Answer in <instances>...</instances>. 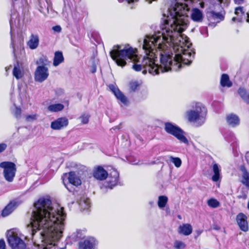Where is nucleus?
Segmentation results:
<instances>
[{
    "instance_id": "f257e3e1",
    "label": "nucleus",
    "mask_w": 249,
    "mask_h": 249,
    "mask_svg": "<svg viewBox=\"0 0 249 249\" xmlns=\"http://www.w3.org/2000/svg\"><path fill=\"white\" fill-rule=\"evenodd\" d=\"M160 29L161 31L144 36L142 45L146 56L142 60L136 54V50L129 45L114 46L110 51L111 57L119 66H124L128 61L134 62L132 68L135 71H140L143 68L153 75L160 71H177L182 65H190L195 52L189 48L186 39L183 36L175 38L171 34L168 35L162 28ZM146 71L142 72L145 74Z\"/></svg>"
},
{
    "instance_id": "f03ea898",
    "label": "nucleus",
    "mask_w": 249,
    "mask_h": 249,
    "mask_svg": "<svg viewBox=\"0 0 249 249\" xmlns=\"http://www.w3.org/2000/svg\"><path fill=\"white\" fill-rule=\"evenodd\" d=\"M66 214L64 208L52 206L51 201L41 198L34 204L30 224L27 229L35 246L40 249H50L61 237Z\"/></svg>"
},
{
    "instance_id": "7ed1b4c3",
    "label": "nucleus",
    "mask_w": 249,
    "mask_h": 249,
    "mask_svg": "<svg viewBox=\"0 0 249 249\" xmlns=\"http://www.w3.org/2000/svg\"><path fill=\"white\" fill-rule=\"evenodd\" d=\"M180 2L174 1L167 11V16L164 13L163 16L164 19L163 23L160 25V28L163 31L167 33V35H172L175 38L179 36H183V38L189 44L191 48L192 44L189 41L188 38L181 33L187 28L188 26V17L186 16L187 12L190 9V7L200 6L204 8L205 4L207 2L213 3L212 0H181Z\"/></svg>"
},
{
    "instance_id": "20e7f679",
    "label": "nucleus",
    "mask_w": 249,
    "mask_h": 249,
    "mask_svg": "<svg viewBox=\"0 0 249 249\" xmlns=\"http://www.w3.org/2000/svg\"><path fill=\"white\" fill-rule=\"evenodd\" d=\"M207 114V109L201 103L195 104L194 109L186 112L188 120L190 122H195L202 125L205 122Z\"/></svg>"
},
{
    "instance_id": "39448f33",
    "label": "nucleus",
    "mask_w": 249,
    "mask_h": 249,
    "mask_svg": "<svg viewBox=\"0 0 249 249\" xmlns=\"http://www.w3.org/2000/svg\"><path fill=\"white\" fill-rule=\"evenodd\" d=\"M164 130L168 134L175 137L180 142L188 143V140L184 136V132L178 126L170 122L164 124Z\"/></svg>"
},
{
    "instance_id": "423d86ee",
    "label": "nucleus",
    "mask_w": 249,
    "mask_h": 249,
    "mask_svg": "<svg viewBox=\"0 0 249 249\" xmlns=\"http://www.w3.org/2000/svg\"><path fill=\"white\" fill-rule=\"evenodd\" d=\"M0 167L3 169V175L4 179L9 182H12L17 171L16 164L10 161H3L0 163Z\"/></svg>"
},
{
    "instance_id": "0eeeda50",
    "label": "nucleus",
    "mask_w": 249,
    "mask_h": 249,
    "mask_svg": "<svg viewBox=\"0 0 249 249\" xmlns=\"http://www.w3.org/2000/svg\"><path fill=\"white\" fill-rule=\"evenodd\" d=\"M7 238L8 243L12 249H26V244L16 232L13 231H9Z\"/></svg>"
},
{
    "instance_id": "6e6552de",
    "label": "nucleus",
    "mask_w": 249,
    "mask_h": 249,
    "mask_svg": "<svg viewBox=\"0 0 249 249\" xmlns=\"http://www.w3.org/2000/svg\"><path fill=\"white\" fill-rule=\"evenodd\" d=\"M117 184H120L119 182V173L115 169H113L112 171L107 176V180L104 183L101 187L102 189L109 188L112 189Z\"/></svg>"
},
{
    "instance_id": "1a4fd4ad",
    "label": "nucleus",
    "mask_w": 249,
    "mask_h": 249,
    "mask_svg": "<svg viewBox=\"0 0 249 249\" xmlns=\"http://www.w3.org/2000/svg\"><path fill=\"white\" fill-rule=\"evenodd\" d=\"M18 14L16 12L14 11L12 13L11 15V19L10 20V28H11V45L13 48V53L14 54V57L17 58L18 57V55L16 53V48L14 44V41L12 34V31L14 28V26H19L20 25V21L19 18L18 17Z\"/></svg>"
},
{
    "instance_id": "9d476101",
    "label": "nucleus",
    "mask_w": 249,
    "mask_h": 249,
    "mask_svg": "<svg viewBox=\"0 0 249 249\" xmlns=\"http://www.w3.org/2000/svg\"><path fill=\"white\" fill-rule=\"evenodd\" d=\"M39 10L45 16L50 15L51 17H53L55 13L52 8V2L50 0H39Z\"/></svg>"
},
{
    "instance_id": "9b49d317",
    "label": "nucleus",
    "mask_w": 249,
    "mask_h": 249,
    "mask_svg": "<svg viewBox=\"0 0 249 249\" xmlns=\"http://www.w3.org/2000/svg\"><path fill=\"white\" fill-rule=\"evenodd\" d=\"M49 75V70L45 66H38L35 72V80L41 83L46 80Z\"/></svg>"
},
{
    "instance_id": "f8f14e48",
    "label": "nucleus",
    "mask_w": 249,
    "mask_h": 249,
    "mask_svg": "<svg viewBox=\"0 0 249 249\" xmlns=\"http://www.w3.org/2000/svg\"><path fill=\"white\" fill-rule=\"evenodd\" d=\"M68 179L69 183L66 184L63 180V183L65 186L66 188L70 191L72 192L73 190V187L72 185L77 186L81 184V181L80 178L77 177L75 173L74 172H70L69 173V176Z\"/></svg>"
},
{
    "instance_id": "ddd939ff",
    "label": "nucleus",
    "mask_w": 249,
    "mask_h": 249,
    "mask_svg": "<svg viewBox=\"0 0 249 249\" xmlns=\"http://www.w3.org/2000/svg\"><path fill=\"white\" fill-rule=\"evenodd\" d=\"M98 241L92 237H89L79 242V249H95Z\"/></svg>"
},
{
    "instance_id": "4468645a",
    "label": "nucleus",
    "mask_w": 249,
    "mask_h": 249,
    "mask_svg": "<svg viewBox=\"0 0 249 249\" xmlns=\"http://www.w3.org/2000/svg\"><path fill=\"white\" fill-rule=\"evenodd\" d=\"M109 88L113 93L116 98L124 105L126 106L128 104L129 101L127 98L120 89L113 85H110Z\"/></svg>"
},
{
    "instance_id": "2eb2a0df",
    "label": "nucleus",
    "mask_w": 249,
    "mask_h": 249,
    "mask_svg": "<svg viewBox=\"0 0 249 249\" xmlns=\"http://www.w3.org/2000/svg\"><path fill=\"white\" fill-rule=\"evenodd\" d=\"M237 223L240 229L245 232L248 231L249 226L247 216L242 213H238L236 217Z\"/></svg>"
},
{
    "instance_id": "dca6fc26",
    "label": "nucleus",
    "mask_w": 249,
    "mask_h": 249,
    "mask_svg": "<svg viewBox=\"0 0 249 249\" xmlns=\"http://www.w3.org/2000/svg\"><path fill=\"white\" fill-rule=\"evenodd\" d=\"M234 14L236 17L232 18V21L233 22H241L243 19L246 18V15H247V21L249 22V13L245 14V11L244 10L243 7L239 6L235 8Z\"/></svg>"
},
{
    "instance_id": "f3484780",
    "label": "nucleus",
    "mask_w": 249,
    "mask_h": 249,
    "mask_svg": "<svg viewBox=\"0 0 249 249\" xmlns=\"http://www.w3.org/2000/svg\"><path fill=\"white\" fill-rule=\"evenodd\" d=\"M68 124L69 121L66 118H59L51 123V127L53 130H60L66 127Z\"/></svg>"
},
{
    "instance_id": "a211bd4d",
    "label": "nucleus",
    "mask_w": 249,
    "mask_h": 249,
    "mask_svg": "<svg viewBox=\"0 0 249 249\" xmlns=\"http://www.w3.org/2000/svg\"><path fill=\"white\" fill-rule=\"evenodd\" d=\"M39 38L36 33H32L29 37V40L27 42V46L31 50H35L39 46Z\"/></svg>"
},
{
    "instance_id": "6ab92c4d",
    "label": "nucleus",
    "mask_w": 249,
    "mask_h": 249,
    "mask_svg": "<svg viewBox=\"0 0 249 249\" xmlns=\"http://www.w3.org/2000/svg\"><path fill=\"white\" fill-rule=\"evenodd\" d=\"M18 205V202L16 201H11L2 210L1 215L5 217L11 214Z\"/></svg>"
},
{
    "instance_id": "aec40b11",
    "label": "nucleus",
    "mask_w": 249,
    "mask_h": 249,
    "mask_svg": "<svg viewBox=\"0 0 249 249\" xmlns=\"http://www.w3.org/2000/svg\"><path fill=\"white\" fill-rule=\"evenodd\" d=\"M94 177L98 180H104L108 176L107 172L102 167L99 166L94 171Z\"/></svg>"
},
{
    "instance_id": "412c9836",
    "label": "nucleus",
    "mask_w": 249,
    "mask_h": 249,
    "mask_svg": "<svg viewBox=\"0 0 249 249\" xmlns=\"http://www.w3.org/2000/svg\"><path fill=\"white\" fill-rule=\"evenodd\" d=\"M240 170L242 171V180L241 182L248 189H249V172L247 171L244 166H241Z\"/></svg>"
},
{
    "instance_id": "4be33fe9",
    "label": "nucleus",
    "mask_w": 249,
    "mask_h": 249,
    "mask_svg": "<svg viewBox=\"0 0 249 249\" xmlns=\"http://www.w3.org/2000/svg\"><path fill=\"white\" fill-rule=\"evenodd\" d=\"M192 231V227L189 224H183L182 225H180L178 229V232L179 234L186 236L191 234Z\"/></svg>"
},
{
    "instance_id": "5701e85b",
    "label": "nucleus",
    "mask_w": 249,
    "mask_h": 249,
    "mask_svg": "<svg viewBox=\"0 0 249 249\" xmlns=\"http://www.w3.org/2000/svg\"><path fill=\"white\" fill-rule=\"evenodd\" d=\"M226 120L228 124L232 127H235L239 124V118L235 114H231L227 115Z\"/></svg>"
},
{
    "instance_id": "b1692460",
    "label": "nucleus",
    "mask_w": 249,
    "mask_h": 249,
    "mask_svg": "<svg viewBox=\"0 0 249 249\" xmlns=\"http://www.w3.org/2000/svg\"><path fill=\"white\" fill-rule=\"evenodd\" d=\"M203 15L202 12L197 8H194L192 10L191 18L194 21L201 22L202 21Z\"/></svg>"
},
{
    "instance_id": "393cba45",
    "label": "nucleus",
    "mask_w": 249,
    "mask_h": 249,
    "mask_svg": "<svg viewBox=\"0 0 249 249\" xmlns=\"http://www.w3.org/2000/svg\"><path fill=\"white\" fill-rule=\"evenodd\" d=\"M212 170L213 175L212 177V180L214 182H217L220 178V166L217 163H213L212 166Z\"/></svg>"
},
{
    "instance_id": "a878e982",
    "label": "nucleus",
    "mask_w": 249,
    "mask_h": 249,
    "mask_svg": "<svg viewBox=\"0 0 249 249\" xmlns=\"http://www.w3.org/2000/svg\"><path fill=\"white\" fill-rule=\"evenodd\" d=\"M225 138L226 140L229 142L231 143V145L233 148H236L237 146V142L234 134L231 132H228L225 134Z\"/></svg>"
},
{
    "instance_id": "bb28decb",
    "label": "nucleus",
    "mask_w": 249,
    "mask_h": 249,
    "mask_svg": "<svg viewBox=\"0 0 249 249\" xmlns=\"http://www.w3.org/2000/svg\"><path fill=\"white\" fill-rule=\"evenodd\" d=\"M64 58L62 53L60 51H57L54 53V56L53 61V65L55 67L58 66L62 63Z\"/></svg>"
},
{
    "instance_id": "cd10ccee",
    "label": "nucleus",
    "mask_w": 249,
    "mask_h": 249,
    "mask_svg": "<svg viewBox=\"0 0 249 249\" xmlns=\"http://www.w3.org/2000/svg\"><path fill=\"white\" fill-rule=\"evenodd\" d=\"M78 204L81 209L83 210L88 209L90 206V202L89 198L85 196L82 197L78 201Z\"/></svg>"
},
{
    "instance_id": "c85d7f7f",
    "label": "nucleus",
    "mask_w": 249,
    "mask_h": 249,
    "mask_svg": "<svg viewBox=\"0 0 249 249\" xmlns=\"http://www.w3.org/2000/svg\"><path fill=\"white\" fill-rule=\"evenodd\" d=\"M220 84L223 87H231L232 86V83L229 79V77L227 74H223L220 79Z\"/></svg>"
},
{
    "instance_id": "c756f323",
    "label": "nucleus",
    "mask_w": 249,
    "mask_h": 249,
    "mask_svg": "<svg viewBox=\"0 0 249 249\" xmlns=\"http://www.w3.org/2000/svg\"><path fill=\"white\" fill-rule=\"evenodd\" d=\"M64 108L63 105L61 104H52L48 107V110L51 112H57Z\"/></svg>"
},
{
    "instance_id": "7c9ffc66",
    "label": "nucleus",
    "mask_w": 249,
    "mask_h": 249,
    "mask_svg": "<svg viewBox=\"0 0 249 249\" xmlns=\"http://www.w3.org/2000/svg\"><path fill=\"white\" fill-rule=\"evenodd\" d=\"M13 74L17 79L21 78L23 76V73L20 69L19 64L18 62L16 65H15L14 66Z\"/></svg>"
},
{
    "instance_id": "2f4dec72",
    "label": "nucleus",
    "mask_w": 249,
    "mask_h": 249,
    "mask_svg": "<svg viewBox=\"0 0 249 249\" xmlns=\"http://www.w3.org/2000/svg\"><path fill=\"white\" fill-rule=\"evenodd\" d=\"M168 201V197L165 196H160L159 197L158 205L160 208H163Z\"/></svg>"
},
{
    "instance_id": "473e14b6",
    "label": "nucleus",
    "mask_w": 249,
    "mask_h": 249,
    "mask_svg": "<svg viewBox=\"0 0 249 249\" xmlns=\"http://www.w3.org/2000/svg\"><path fill=\"white\" fill-rule=\"evenodd\" d=\"M238 93L244 100L249 103V93H247L245 89L240 88L238 90Z\"/></svg>"
},
{
    "instance_id": "72a5a7b5",
    "label": "nucleus",
    "mask_w": 249,
    "mask_h": 249,
    "mask_svg": "<svg viewBox=\"0 0 249 249\" xmlns=\"http://www.w3.org/2000/svg\"><path fill=\"white\" fill-rule=\"evenodd\" d=\"M169 159L170 161L173 163L176 167L178 168L181 166L182 161L180 158L178 157L175 158L173 157V156H170L169 157Z\"/></svg>"
},
{
    "instance_id": "f704fd0d",
    "label": "nucleus",
    "mask_w": 249,
    "mask_h": 249,
    "mask_svg": "<svg viewBox=\"0 0 249 249\" xmlns=\"http://www.w3.org/2000/svg\"><path fill=\"white\" fill-rule=\"evenodd\" d=\"M186 247V244L183 242L179 240L175 241L173 245L175 249H184Z\"/></svg>"
},
{
    "instance_id": "c9c22d12",
    "label": "nucleus",
    "mask_w": 249,
    "mask_h": 249,
    "mask_svg": "<svg viewBox=\"0 0 249 249\" xmlns=\"http://www.w3.org/2000/svg\"><path fill=\"white\" fill-rule=\"evenodd\" d=\"M207 204L209 206L213 208H217L220 205L219 201L214 198H211L208 200Z\"/></svg>"
},
{
    "instance_id": "e433bc0d",
    "label": "nucleus",
    "mask_w": 249,
    "mask_h": 249,
    "mask_svg": "<svg viewBox=\"0 0 249 249\" xmlns=\"http://www.w3.org/2000/svg\"><path fill=\"white\" fill-rule=\"evenodd\" d=\"M12 113L18 119L21 117V110L19 107L15 106V108L12 110Z\"/></svg>"
},
{
    "instance_id": "4c0bfd02",
    "label": "nucleus",
    "mask_w": 249,
    "mask_h": 249,
    "mask_svg": "<svg viewBox=\"0 0 249 249\" xmlns=\"http://www.w3.org/2000/svg\"><path fill=\"white\" fill-rule=\"evenodd\" d=\"M97 62L94 59H92L90 60V65L89 67V70L92 73H94L96 71Z\"/></svg>"
},
{
    "instance_id": "58836bf2",
    "label": "nucleus",
    "mask_w": 249,
    "mask_h": 249,
    "mask_svg": "<svg viewBox=\"0 0 249 249\" xmlns=\"http://www.w3.org/2000/svg\"><path fill=\"white\" fill-rule=\"evenodd\" d=\"M13 5L15 7H22L24 5V0H12Z\"/></svg>"
},
{
    "instance_id": "ea45409f",
    "label": "nucleus",
    "mask_w": 249,
    "mask_h": 249,
    "mask_svg": "<svg viewBox=\"0 0 249 249\" xmlns=\"http://www.w3.org/2000/svg\"><path fill=\"white\" fill-rule=\"evenodd\" d=\"M89 115L84 114L80 117L79 119L81 120V122L83 124H87L89 121Z\"/></svg>"
},
{
    "instance_id": "a19ab883",
    "label": "nucleus",
    "mask_w": 249,
    "mask_h": 249,
    "mask_svg": "<svg viewBox=\"0 0 249 249\" xmlns=\"http://www.w3.org/2000/svg\"><path fill=\"white\" fill-rule=\"evenodd\" d=\"M139 85L137 81H133L130 83L129 88L131 91H135L139 87Z\"/></svg>"
},
{
    "instance_id": "79ce46f5",
    "label": "nucleus",
    "mask_w": 249,
    "mask_h": 249,
    "mask_svg": "<svg viewBox=\"0 0 249 249\" xmlns=\"http://www.w3.org/2000/svg\"><path fill=\"white\" fill-rule=\"evenodd\" d=\"M26 121L27 122H33L37 119V115L36 114L27 115L25 116Z\"/></svg>"
},
{
    "instance_id": "37998d69",
    "label": "nucleus",
    "mask_w": 249,
    "mask_h": 249,
    "mask_svg": "<svg viewBox=\"0 0 249 249\" xmlns=\"http://www.w3.org/2000/svg\"><path fill=\"white\" fill-rule=\"evenodd\" d=\"M119 2L126 1L129 4L133 3L138 1L139 0H117Z\"/></svg>"
},
{
    "instance_id": "c03bdc74",
    "label": "nucleus",
    "mask_w": 249,
    "mask_h": 249,
    "mask_svg": "<svg viewBox=\"0 0 249 249\" xmlns=\"http://www.w3.org/2000/svg\"><path fill=\"white\" fill-rule=\"evenodd\" d=\"M47 61V60L46 59H45L44 57H41L39 58L38 63L40 64H42V66H44V65L46 64Z\"/></svg>"
},
{
    "instance_id": "a18cd8bd",
    "label": "nucleus",
    "mask_w": 249,
    "mask_h": 249,
    "mask_svg": "<svg viewBox=\"0 0 249 249\" xmlns=\"http://www.w3.org/2000/svg\"><path fill=\"white\" fill-rule=\"evenodd\" d=\"M6 245L3 239L0 240V249H5Z\"/></svg>"
},
{
    "instance_id": "49530a36",
    "label": "nucleus",
    "mask_w": 249,
    "mask_h": 249,
    "mask_svg": "<svg viewBox=\"0 0 249 249\" xmlns=\"http://www.w3.org/2000/svg\"><path fill=\"white\" fill-rule=\"evenodd\" d=\"M53 30L55 32L59 33L61 31V28L60 26L56 25L53 27Z\"/></svg>"
},
{
    "instance_id": "de8ad7c7",
    "label": "nucleus",
    "mask_w": 249,
    "mask_h": 249,
    "mask_svg": "<svg viewBox=\"0 0 249 249\" xmlns=\"http://www.w3.org/2000/svg\"><path fill=\"white\" fill-rule=\"evenodd\" d=\"M7 145L5 143L0 144V153L3 152L6 148Z\"/></svg>"
},
{
    "instance_id": "09e8293b",
    "label": "nucleus",
    "mask_w": 249,
    "mask_h": 249,
    "mask_svg": "<svg viewBox=\"0 0 249 249\" xmlns=\"http://www.w3.org/2000/svg\"><path fill=\"white\" fill-rule=\"evenodd\" d=\"M128 160L129 161V162L132 164H133V165H136V164H138V162L136 161V160H135L134 161H132L131 160V158H129L128 159Z\"/></svg>"
},
{
    "instance_id": "8fccbe9b",
    "label": "nucleus",
    "mask_w": 249,
    "mask_h": 249,
    "mask_svg": "<svg viewBox=\"0 0 249 249\" xmlns=\"http://www.w3.org/2000/svg\"><path fill=\"white\" fill-rule=\"evenodd\" d=\"M245 157L247 162L249 163V152L246 153Z\"/></svg>"
},
{
    "instance_id": "3c124183",
    "label": "nucleus",
    "mask_w": 249,
    "mask_h": 249,
    "mask_svg": "<svg viewBox=\"0 0 249 249\" xmlns=\"http://www.w3.org/2000/svg\"><path fill=\"white\" fill-rule=\"evenodd\" d=\"M243 0H234L235 3L239 4Z\"/></svg>"
},
{
    "instance_id": "603ef678",
    "label": "nucleus",
    "mask_w": 249,
    "mask_h": 249,
    "mask_svg": "<svg viewBox=\"0 0 249 249\" xmlns=\"http://www.w3.org/2000/svg\"><path fill=\"white\" fill-rule=\"evenodd\" d=\"M238 198H243V199H246L247 198V195L244 194L242 196H238Z\"/></svg>"
},
{
    "instance_id": "864d4df0",
    "label": "nucleus",
    "mask_w": 249,
    "mask_h": 249,
    "mask_svg": "<svg viewBox=\"0 0 249 249\" xmlns=\"http://www.w3.org/2000/svg\"><path fill=\"white\" fill-rule=\"evenodd\" d=\"M62 14H63V16L64 17H65V18H66L67 17V16H68L67 13H65L64 10L63 11Z\"/></svg>"
},
{
    "instance_id": "5fc2aeb1",
    "label": "nucleus",
    "mask_w": 249,
    "mask_h": 249,
    "mask_svg": "<svg viewBox=\"0 0 249 249\" xmlns=\"http://www.w3.org/2000/svg\"><path fill=\"white\" fill-rule=\"evenodd\" d=\"M113 129H114V130H115V129H120V127H119V126H116V127H115V128H113Z\"/></svg>"
},
{
    "instance_id": "6e6d98bb",
    "label": "nucleus",
    "mask_w": 249,
    "mask_h": 249,
    "mask_svg": "<svg viewBox=\"0 0 249 249\" xmlns=\"http://www.w3.org/2000/svg\"><path fill=\"white\" fill-rule=\"evenodd\" d=\"M178 219H181V216H180V215H178Z\"/></svg>"
},
{
    "instance_id": "4d7b16f0",
    "label": "nucleus",
    "mask_w": 249,
    "mask_h": 249,
    "mask_svg": "<svg viewBox=\"0 0 249 249\" xmlns=\"http://www.w3.org/2000/svg\"><path fill=\"white\" fill-rule=\"evenodd\" d=\"M201 231H197V234H198V235H200L201 234Z\"/></svg>"
},
{
    "instance_id": "13d9d810",
    "label": "nucleus",
    "mask_w": 249,
    "mask_h": 249,
    "mask_svg": "<svg viewBox=\"0 0 249 249\" xmlns=\"http://www.w3.org/2000/svg\"><path fill=\"white\" fill-rule=\"evenodd\" d=\"M248 208L249 209V200L248 203Z\"/></svg>"
},
{
    "instance_id": "bf43d9fd",
    "label": "nucleus",
    "mask_w": 249,
    "mask_h": 249,
    "mask_svg": "<svg viewBox=\"0 0 249 249\" xmlns=\"http://www.w3.org/2000/svg\"><path fill=\"white\" fill-rule=\"evenodd\" d=\"M65 249V248H62L59 249Z\"/></svg>"
},
{
    "instance_id": "052dcab7",
    "label": "nucleus",
    "mask_w": 249,
    "mask_h": 249,
    "mask_svg": "<svg viewBox=\"0 0 249 249\" xmlns=\"http://www.w3.org/2000/svg\"><path fill=\"white\" fill-rule=\"evenodd\" d=\"M67 176V174H64V176Z\"/></svg>"
}]
</instances>
